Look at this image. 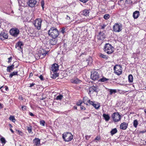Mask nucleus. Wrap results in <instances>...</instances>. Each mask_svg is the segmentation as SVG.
Instances as JSON below:
<instances>
[{"instance_id": "f257e3e1", "label": "nucleus", "mask_w": 146, "mask_h": 146, "mask_svg": "<svg viewBox=\"0 0 146 146\" xmlns=\"http://www.w3.org/2000/svg\"><path fill=\"white\" fill-rule=\"evenodd\" d=\"M48 34L52 38H56L59 35V32L56 28L52 27L48 31Z\"/></svg>"}, {"instance_id": "f03ea898", "label": "nucleus", "mask_w": 146, "mask_h": 146, "mask_svg": "<svg viewBox=\"0 0 146 146\" xmlns=\"http://www.w3.org/2000/svg\"><path fill=\"white\" fill-rule=\"evenodd\" d=\"M104 50L106 53L110 54L113 52L114 49L111 44L109 43H106L104 46Z\"/></svg>"}, {"instance_id": "7ed1b4c3", "label": "nucleus", "mask_w": 146, "mask_h": 146, "mask_svg": "<svg viewBox=\"0 0 146 146\" xmlns=\"http://www.w3.org/2000/svg\"><path fill=\"white\" fill-rule=\"evenodd\" d=\"M73 135L70 132L64 133L62 135V138L66 141H71L73 139Z\"/></svg>"}, {"instance_id": "20e7f679", "label": "nucleus", "mask_w": 146, "mask_h": 146, "mask_svg": "<svg viewBox=\"0 0 146 146\" xmlns=\"http://www.w3.org/2000/svg\"><path fill=\"white\" fill-rule=\"evenodd\" d=\"M114 73L117 75L121 74L122 72V68L120 65H116L114 67Z\"/></svg>"}, {"instance_id": "39448f33", "label": "nucleus", "mask_w": 146, "mask_h": 146, "mask_svg": "<svg viewBox=\"0 0 146 146\" xmlns=\"http://www.w3.org/2000/svg\"><path fill=\"white\" fill-rule=\"evenodd\" d=\"M122 29V26L120 23H116L113 27V31L116 32L121 31Z\"/></svg>"}, {"instance_id": "423d86ee", "label": "nucleus", "mask_w": 146, "mask_h": 146, "mask_svg": "<svg viewBox=\"0 0 146 146\" xmlns=\"http://www.w3.org/2000/svg\"><path fill=\"white\" fill-rule=\"evenodd\" d=\"M19 30L16 28L11 29L9 31L11 35L14 37L17 36L19 33Z\"/></svg>"}, {"instance_id": "0eeeda50", "label": "nucleus", "mask_w": 146, "mask_h": 146, "mask_svg": "<svg viewBox=\"0 0 146 146\" xmlns=\"http://www.w3.org/2000/svg\"><path fill=\"white\" fill-rule=\"evenodd\" d=\"M100 75L97 71H92L91 73V78L94 80H98Z\"/></svg>"}, {"instance_id": "6e6552de", "label": "nucleus", "mask_w": 146, "mask_h": 146, "mask_svg": "<svg viewBox=\"0 0 146 146\" xmlns=\"http://www.w3.org/2000/svg\"><path fill=\"white\" fill-rule=\"evenodd\" d=\"M112 117L114 122H118L121 119V115L117 112L114 113L112 114Z\"/></svg>"}, {"instance_id": "1a4fd4ad", "label": "nucleus", "mask_w": 146, "mask_h": 146, "mask_svg": "<svg viewBox=\"0 0 146 146\" xmlns=\"http://www.w3.org/2000/svg\"><path fill=\"white\" fill-rule=\"evenodd\" d=\"M42 22V20L40 19H37L34 21L33 24L37 29L40 30V29Z\"/></svg>"}, {"instance_id": "9d476101", "label": "nucleus", "mask_w": 146, "mask_h": 146, "mask_svg": "<svg viewBox=\"0 0 146 146\" xmlns=\"http://www.w3.org/2000/svg\"><path fill=\"white\" fill-rule=\"evenodd\" d=\"M48 52V51H46L42 49V50L39 51L38 53L37 54L39 57V58H42L46 56Z\"/></svg>"}, {"instance_id": "9b49d317", "label": "nucleus", "mask_w": 146, "mask_h": 146, "mask_svg": "<svg viewBox=\"0 0 146 146\" xmlns=\"http://www.w3.org/2000/svg\"><path fill=\"white\" fill-rule=\"evenodd\" d=\"M8 37V35L7 33L3 32H2L0 33V39L2 40H4L5 39H7Z\"/></svg>"}, {"instance_id": "f8f14e48", "label": "nucleus", "mask_w": 146, "mask_h": 146, "mask_svg": "<svg viewBox=\"0 0 146 146\" xmlns=\"http://www.w3.org/2000/svg\"><path fill=\"white\" fill-rule=\"evenodd\" d=\"M58 69V65L57 64H53L51 66V70L53 72H56Z\"/></svg>"}, {"instance_id": "ddd939ff", "label": "nucleus", "mask_w": 146, "mask_h": 146, "mask_svg": "<svg viewBox=\"0 0 146 146\" xmlns=\"http://www.w3.org/2000/svg\"><path fill=\"white\" fill-rule=\"evenodd\" d=\"M36 0H29L28 3L29 6L31 7H33L35 6L36 3Z\"/></svg>"}, {"instance_id": "4468645a", "label": "nucleus", "mask_w": 146, "mask_h": 146, "mask_svg": "<svg viewBox=\"0 0 146 146\" xmlns=\"http://www.w3.org/2000/svg\"><path fill=\"white\" fill-rule=\"evenodd\" d=\"M128 125V123H126L125 122H123L121 124L120 127V129L125 130L127 128Z\"/></svg>"}, {"instance_id": "2eb2a0df", "label": "nucleus", "mask_w": 146, "mask_h": 146, "mask_svg": "<svg viewBox=\"0 0 146 146\" xmlns=\"http://www.w3.org/2000/svg\"><path fill=\"white\" fill-rule=\"evenodd\" d=\"M89 94L90 93L92 92H97L98 91L97 90V87L96 86H92L90 87L89 89Z\"/></svg>"}, {"instance_id": "dca6fc26", "label": "nucleus", "mask_w": 146, "mask_h": 146, "mask_svg": "<svg viewBox=\"0 0 146 146\" xmlns=\"http://www.w3.org/2000/svg\"><path fill=\"white\" fill-rule=\"evenodd\" d=\"M35 145L39 146L40 145V140L38 138H35L33 141Z\"/></svg>"}, {"instance_id": "f3484780", "label": "nucleus", "mask_w": 146, "mask_h": 146, "mask_svg": "<svg viewBox=\"0 0 146 146\" xmlns=\"http://www.w3.org/2000/svg\"><path fill=\"white\" fill-rule=\"evenodd\" d=\"M23 46V42H19L15 45V48L18 49L19 50L20 49H22V46Z\"/></svg>"}, {"instance_id": "a211bd4d", "label": "nucleus", "mask_w": 146, "mask_h": 146, "mask_svg": "<svg viewBox=\"0 0 146 146\" xmlns=\"http://www.w3.org/2000/svg\"><path fill=\"white\" fill-rule=\"evenodd\" d=\"M70 82L71 83L74 84H78L81 82V81L79 80L78 78H76L71 80Z\"/></svg>"}, {"instance_id": "6ab92c4d", "label": "nucleus", "mask_w": 146, "mask_h": 146, "mask_svg": "<svg viewBox=\"0 0 146 146\" xmlns=\"http://www.w3.org/2000/svg\"><path fill=\"white\" fill-rule=\"evenodd\" d=\"M52 39L50 40V43L52 45H54L56 44L57 42L56 38H52Z\"/></svg>"}, {"instance_id": "aec40b11", "label": "nucleus", "mask_w": 146, "mask_h": 146, "mask_svg": "<svg viewBox=\"0 0 146 146\" xmlns=\"http://www.w3.org/2000/svg\"><path fill=\"white\" fill-rule=\"evenodd\" d=\"M14 65L13 64L12 65L9 66L7 68V72H10L14 69Z\"/></svg>"}, {"instance_id": "412c9836", "label": "nucleus", "mask_w": 146, "mask_h": 146, "mask_svg": "<svg viewBox=\"0 0 146 146\" xmlns=\"http://www.w3.org/2000/svg\"><path fill=\"white\" fill-rule=\"evenodd\" d=\"M139 15V11H136L133 14V17L134 19H137L138 18Z\"/></svg>"}, {"instance_id": "4be33fe9", "label": "nucleus", "mask_w": 146, "mask_h": 146, "mask_svg": "<svg viewBox=\"0 0 146 146\" xmlns=\"http://www.w3.org/2000/svg\"><path fill=\"white\" fill-rule=\"evenodd\" d=\"M89 13V9H84L82 11V14L86 16H88Z\"/></svg>"}, {"instance_id": "5701e85b", "label": "nucleus", "mask_w": 146, "mask_h": 146, "mask_svg": "<svg viewBox=\"0 0 146 146\" xmlns=\"http://www.w3.org/2000/svg\"><path fill=\"white\" fill-rule=\"evenodd\" d=\"M98 36L100 37V38L101 40H103L105 37L104 34L103 33L101 32H100Z\"/></svg>"}, {"instance_id": "b1692460", "label": "nucleus", "mask_w": 146, "mask_h": 146, "mask_svg": "<svg viewBox=\"0 0 146 146\" xmlns=\"http://www.w3.org/2000/svg\"><path fill=\"white\" fill-rule=\"evenodd\" d=\"M89 100L88 97L86 96L84 97L83 99V102L85 104L87 105H88L87 102H88V101Z\"/></svg>"}, {"instance_id": "393cba45", "label": "nucleus", "mask_w": 146, "mask_h": 146, "mask_svg": "<svg viewBox=\"0 0 146 146\" xmlns=\"http://www.w3.org/2000/svg\"><path fill=\"white\" fill-rule=\"evenodd\" d=\"M103 116L106 121H108L110 119V117L108 114L104 113L103 115Z\"/></svg>"}, {"instance_id": "a878e982", "label": "nucleus", "mask_w": 146, "mask_h": 146, "mask_svg": "<svg viewBox=\"0 0 146 146\" xmlns=\"http://www.w3.org/2000/svg\"><path fill=\"white\" fill-rule=\"evenodd\" d=\"M29 133L32 134L33 133L32 131V127L31 125H29V126L26 127Z\"/></svg>"}, {"instance_id": "bb28decb", "label": "nucleus", "mask_w": 146, "mask_h": 146, "mask_svg": "<svg viewBox=\"0 0 146 146\" xmlns=\"http://www.w3.org/2000/svg\"><path fill=\"white\" fill-rule=\"evenodd\" d=\"M93 106L96 109H98L100 107V104L98 102H96V103H94Z\"/></svg>"}, {"instance_id": "cd10ccee", "label": "nucleus", "mask_w": 146, "mask_h": 146, "mask_svg": "<svg viewBox=\"0 0 146 146\" xmlns=\"http://www.w3.org/2000/svg\"><path fill=\"white\" fill-rule=\"evenodd\" d=\"M109 93L110 95H112L113 94H115L117 92V90L116 89H109Z\"/></svg>"}, {"instance_id": "c85d7f7f", "label": "nucleus", "mask_w": 146, "mask_h": 146, "mask_svg": "<svg viewBox=\"0 0 146 146\" xmlns=\"http://www.w3.org/2000/svg\"><path fill=\"white\" fill-rule=\"evenodd\" d=\"M109 79L106 78L104 77H103L102 78L99 79L98 80L99 82H105L108 81Z\"/></svg>"}, {"instance_id": "c756f323", "label": "nucleus", "mask_w": 146, "mask_h": 146, "mask_svg": "<svg viewBox=\"0 0 146 146\" xmlns=\"http://www.w3.org/2000/svg\"><path fill=\"white\" fill-rule=\"evenodd\" d=\"M18 74V72L17 71H16V72H13L11 73L9 76V77L10 78H12V77L15 75H17Z\"/></svg>"}, {"instance_id": "7c9ffc66", "label": "nucleus", "mask_w": 146, "mask_h": 146, "mask_svg": "<svg viewBox=\"0 0 146 146\" xmlns=\"http://www.w3.org/2000/svg\"><path fill=\"white\" fill-rule=\"evenodd\" d=\"M117 129L116 128H115L114 129H112L111 130V131L110 133H111V135H113L117 133Z\"/></svg>"}, {"instance_id": "2f4dec72", "label": "nucleus", "mask_w": 146, "mask_h": 146, "mask_svg": "<svg viewBox=\"0 0 146 146\" xmlns=\"http://www.w3.org/2000/svg\"><path fill=\"white\" fill-rule=\"evenodd\" d=\"M128 80L129 82H133V77L132 75L130 74L128 76Z\"/></svg>"}, {"instance_id": "473e14b6", "label": "nucleus", "mask_w": 146, "mask_h": 146, "mask_svg": "<svg viewBox=\"0 0 146 146\" xmlns=\"http://www.w3.org/2000/svg\"><path fill=\"white\" fill-rule=\"evenodd\" d=\"M59 76V74L57 73H54L52 74L51 78L53 79H55Z\"/></svg>"}, {"instance_id": "72a5a7b5", "label": "nucleus", "mask_w": 146, "mask_h": 146, "mask_svg": "<svg viewBox=\"0 0 146 146\" xmlns=\"http://www.w3.org/2000/svg\"><path fill=\"white\" fill-rule=\"evenodd\" d=\"M138 124V122L137 119L135 120L133 123V125L135 128L137 127Z\"/></svg>"}, {"instance_id": "f704fd0d", "label": "nucleus", "mask_w": 146, "mask_h": 146, "mask_svg": "<svg viewBox=\"0 0 146 146\" xmlns=\"http://www.w3.org/2000/svg\"><path fill=\"white\" fill-rule=\"evenodd\" d=\"M0 140L1 141V143L3 145H4L6 143V140L5 138L3 137H2L1 138Z\"/></svg>"}, {"instance_id": "c9c22d12", "label": "nucleus", "mask_w": 146, "mask_h": 146, "mask_svg": "<svg viewBox=\"0 0 146 146\" xmlns=\"http://www.w3.org/2000/svg\"><path fill=\"white\" fill-rule=\"evenodd\" d=\"M9 119L13 122H14L15 121V117L14 116L12 115H11L10 116L9 118Z\"/></svg>"}, {"instance_id": "e433bc0d", "label": "nucleus", "mask_w": 146, "mask_h": 146, "mask_svg": "<svg viewBox=\"0 0 146 146\" xmlns=\"http://www.w3.org/2000/svg\"><path fill=\"white\" fill-rule=\"evenodd\" d=\"M87 61H88V63H91L92 62V59L91 57H89L86 60Z\"/></svg>"}, {"instance_id": "4c0bfd02", "label": "nucleus", "mask_w": 146, "mask_h": 146, "mask_svg": "<svg viewBox=\"0 0 146 146\" xmlns=\"http://www.w3.org/2000/svg\"><path fill=\"white\" fill-rule=\"evenodd\" d=\"M100 56L102 58L107 59L108 58V57L106 56V55H104L102 53H100Z\"/></svg>"}, {"instance_id": "58836bf2", "label": "nucleus", "mask_w": 146, "mask_h": 146, "mask_svg": "<svg viewBox=\"0 0 146 146\" xmlns=\"http://www.w3.org/2000/svg\"><path fill=\"white\" fill-rule=\"evenodd\" d=\"M40 4L43 10L44 5V0H41L40 1Z\"/></svg>"}, {"instance_id": "ea45409f", "label": "nucleus", "mask_w": 146, "mask_h": 146, "mask_svg": "<svg viewBox=\"0 0 146 146\" xmlns=\"http://www.w3.org/2000/svg\"><path fill=\"white\" fill-rule=\"evenodd\" d=\"M63 96L62 95H59L57 96L56 98L57 100H61L63 98Z\"/></svg>"}, {"instance_id": "a19ab883", "label": "nucleus", "mask_w": 146, "mask_h": 146, "mask_svg": "<svg viewBox=\"0 0 146 146\" xmlns=\"http://www.w3.org/2000/svg\"><path fill=\"white\" fill-rule=\"evenodd\" d=\"M110 17V15L109 14H105L104 16V18L106 20H108Z\"/></svg>"}, {"instance_id": "79ce46f5", "label": "nucleus", "mask_w": 146, "mask_h": 146, "mask_svg": "<svg viewBox=\"0 0 146 146\" xmlns=\"http://www.w3.org/2000/svg\"><path fill=\"white\" fill-rule=\"evenodd\" d=\"M40 124L41 125L44 126L45 125V121L43 120L40 121Z\"/></svg>"}, {"instance_id": "37998d69", "label": "nucleus", "mask_w": 146, "mask_h": 146, "mask_svg": "<svg viewBox=\"0 0 146 146\" xmlns=\"http://www.w3.org/2000/svg\"><path fill=\"white\" fill-rule=\"evenodd\" d=\"M95 101H91L90 100L89 101H88V103L92 106H93L94 103H95Z\"/></svg>"}, {"instance_id": "c03bdc74", "label": "nucleus", "mask_w": 146, "mask_h": 146, "mask_svg": "<svg viewBox=\"0 0 146 146\" xmlns=\"http://www.w3.org/2000/svg\"><path fill=\"white\" fill-rule=\"evenodd\" d=\"M19 3V5H23L22 4L23 3V2H24V0H18Z\"/></svg>"}, {"instance_id": "a18cd8bd", "label": "nucleus", "mask_w": 146, "mask_h": 146, "mask_svg": "<svg viewBox=\"0 0 146 146\" xmlns=\"http://www.w3.org/2000/svg\"><path fill=\"white\" fill-rule=\"evenodd\" d=\"M65 28L64 27L62 28L60 30V32L62 33H64L65 32Z\"/></svg>"}, {"instance_id": "49530a36", "label": "nucleus", "mask_w": 146, "mask_h": 146, "mask_svg": "<svg viewBox=\"0 0 146 146\" xmlns=\"http://www.w3.org/2000/svg\"><path fill=\"white\" fill-rule=\"evenodd\" d=\"M82 103V101H79L76 104L78 106H81Z\"/></svg>"}, {"instance_id": "de8ad7c7", "label": "nucleus", "mask_w": 146, "mask_h": 146, "mask_svg": "<svg viewBox=\"0 0 146 146\" xmlns=\"http://www.w3.org/2000/svg\"><path fill=\"white\" fill-rule=\"evenodd\" d=\"M22 109L23 111H25L26 110L27 107L25 106H23L22 107Z\"/></svg>"}, {"instance_id": "09e8293b", "label": "nucleus", "mask_w": 146, "mask_h": 146, "mask_svg": "<svg viewBox=\"0 0 146 146\" xmlns=\"http://www.w3.org/2000/svg\"><path fill=\"white\" fill-rule=\"evenodd\" d=\"M80 1L83 3H87V2L88 1V0H79Z\"/></svg>"}, {"instance_id": "8fccbe9b", "label": "nucleus", "mask_w": 146, "mask_h": 146, "mask_svg": "<svg viewBox=\"0 0 146 146\" xmlns=\"http://www.w3.org/2000/svg\"><path fill=\"white\" fill-rule=\"evenodd\" d=\"M106 25L105 24H103L102 25H101V29H104L106 27Z\"/></svg>"}, {"instance_id": "3c124183", "label": "nucleus", "mask_w": 146, "mask_h": 146, "mask_svg": "<svg viewBox=\"0 0 146 146\" xmlns=\"http://www.w3.org/2000/svg\"><path fill=\"white\" fill-rule=\"evenodd\" d=\"M8 59L9 60L8 61V63H9L11 62V60L12 59V57H11L9 58H8Z\"/></svg>"}, {"instance_id": "603ef678", "label": "nucleus", "mask_w": 146, "mask_h": 146, "mask_svg": "<svg viewBox=\"0 0 146 146\" xmlns=\"http://www.w3.org/2000/svg\"><path fill=\"white\" fill-rule=\"evenodd\" d=\"M39 78L41 80H44L43 77L42 75H40L39 77Z\"/></svg>"}, {"instance_id": "864d4df0", "label": "nucleus", "mask_w": 146, "mask_h": 146, "mask_svg": "<svg viewBox=\"0 0 146 146\" xmlns=\"http://www.w3.org/2000/svg\"><path fill=\"white\" fill-rule=\"evenodd\" d=\"M85 137H86V139L88 140L90 138V136L87 135L85 136Z\"/></svg>"}, {"instance_id": "5fc2aeb1", "label": "nucleus", "mask_w": 146, "mask_h": 146, "mask_svg": "<svg viewBox=\"0 0 146 146\" xmlns=\"http://www.w3.org/2000/svg\"><path fill=\"white\" fill-rule=\"evenodd\" d=\"M29 84L30 85V86H29V87H32L33 86H34L35 84L34 83H33L31 84Z\"/></svg>"}, {"instance_id": "6e6d98bb", "label": "nucleus", "mask_w": 146, "mask_h": 146, "mask_svg": "<svg viewBox=\"0 0 146 146\" xmlns=\"http://www.w3.org/2000/svg\"><path fill=\"white\" fill-rule=\"evenodd\" d=\"M80 109L82 110H84L86 109V108L85 107H84L83 106H81L80 107Z\"/></svg>"}, {"instance_id": "4d7b16f0", "label": "nucleus", "mask_w": 146, "mask_h": 146, "mask_svg": "<svg viewBox=\"0 0 146 146\" xmlns=\"http://www.w3.org/2000/svg\"><path fill=\"white\" fill-rule=\"evenodd\" d=\"M66 16H67V17L66 18V19L67 20H70V17L69 16L67 15Z\"/></svg>"}, {"instance_id": "13d9d810", "label": "nucleus", "mask_w": 146, "mask_h": 146, "mask_svg": "<svg viewBox=\"0 0 146 146\" xmlns=\"http://www.w3.org/2000/svg\"><path fill=\"white\" fill-rule=\"evenodd\" d=\"M29 115L31 116H34V115L31 112H29Z\"/></svg>"}, {"instance_id": "bf43d9fd", "label": "nucleus", "mask_w": 146, "mask_h": 146, "mask_svg": "<svg viewBox=\"0 0 146 146\" xmlns=\"http://www.w3.org/2000/svg\"><path fill=\"white\" fill-rule=\"evenodd\" d=\"M100 139V137H96L95 138V140H98V141Z\"/></svg>"}, {"instance_id": "052dcab7", "label": "nucleus", "mask_w": 146, "mask_h": 146, "mask_svg": "<svg viewBox=\"0 0 146 146\" xmlns=\"http://www.w3.org/2000/svg\"><path fill=\"white\" fill-rule=\"evenodd\" d=\"M129 0H126L125 1V4H128L129 3Z\"/></svg>"}, {"instance_id": "680f3d73", "label": "nucleus", "mask_w": 146, "mask_h": 146, "mask_svg": "<svg viewBox=\"0 0 146 146\" xmlns=\"http://www.w3.org/2000/svg\"><path fill=\"white\" fill-rule=\"evenodd\" d=\"M5 90L6 91H8V90H9L8 88V87L6 86H5Z\"/></svg>"}, {"instance_id": "e2e57ef3", "label": "nucleus", "mask_w": 146, "mask_h": 146, "mask_svg": "<svg viewBox=\"0 0 146 146\" xmlns=\"http://www.w3.org/2000/svg\"><path fill=\"white\" fill-rule=\"evenodd\" d=\"M33 76V73L32 72L31 73L29 74V77H31L32 76Z\"/></svg>"}, {"instance_id": "0e129e2a", "label": "nucleus", "mask_w": 146, "mask_h": 146, "mask_svg": "<svg viewBox=\"0 0 146 146\" xmlns=\"http://www.w3.org/2000/svg\"><path fill=\"white\" fill-rule=\"evenodd\" d=\"M73 108L74 109H76V110L77 109V107L76 106H74L73 107Z\"/></svg>"}, {"instance_id": "69168bd1", "label": "nucleus", "mask_w": 146, "mask_h": 146, "mask_svg": "<svg viewBox=\"0 0 146 146\" xmlns=\"http://www.w3.org/2000/svg\"><path fill=\"white\" fill-rule=\"evenodd\" d=\"M2 104L0 103V108H3Z\"/></svg>"}, {"instance_id": "338daca9", "label": "nucleus", "mask_w": 146, "mask_h": 146, "mask_svg": "<svg viewBox=\"0 0 146 146\" xmlns=\"http://www.w3.org/2000/svg\"><path fill=\"white\" fill-rule=\"evenodd\" d=\"M10 130L11 131V132L13 133H14V131L11 129H10Z\"/></svg>"}, {"instance_id": "774afa93", "label": "nucleus", "mask_w": 146, "mask_h": 146, "mask_svg": "<svg viewBox=\"0 0 146 146\" xmlns=\"http://www.w3.org/2000/svg\"><path fill=\"white\" fill-rule=\"evenodd\" d=\"M9 125L11 127V128L12 127V126L10 124H9Z\"/></svg>"}]
</instances>
